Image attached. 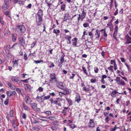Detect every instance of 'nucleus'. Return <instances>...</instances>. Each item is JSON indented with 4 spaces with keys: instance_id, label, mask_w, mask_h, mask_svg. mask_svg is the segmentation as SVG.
<instances>
[{
    "instance_id": "obj_1",
    "label": "nucleus",
    "mask_w": 131,
    "mask_h": 131,
    "mask_svg": "<svg viewBox=\"0 0 131 131\" xmlns=\"http://www.w3.org/2000/svg\"><path fill=\"white\" fill-rule=\"evenodd\" d=\"M42 11L41 10H39L36 15V22L37 25L40 26L41 24L42 21Z\"/></svg>"
},
{
    "instance_id": "obj_2",
    "label": "nucleus",
    "mask_w": 131,
    "mask_h": 131,
    "mask_svg": "<svg viewBox=\"0 0 131 131\" xmlns=\"http://www.w3.org/2000/svg\"><path fill=\"white\" fill-rule=\"evenodd\" d=\"M50 80L49 83L51 84L55 82H57V79L56 78V75L53 73H51L49 76Z\"/></svg>"
},
{
    "instance_id": "obj_3",
    "label": "nucleus",
    "mask_w": 131,
    "mask_h": 131,
    "mask_svg": "<svg viewBox=\"0 0 131 131\" xmlns=\"http://www.w3.org/2000/svg\"><path fill=\"white\" fill-rule=\"evenodd\" d=\"M17 29H15L16 31L19 32L20 30V32L24 33L25 31L26 28L23 25H18L16 27Z\"/></svg>"
},
{
    "instance_id": "obj_4",
    "label": "nucleus",
    "mask_w": 131,
    "mask_h": 131,
    "mask_svg": "<svg viewBox=\"0 0 131 131\" xmlns=\"http://www.w3.org/2000/svg\"><path fill=\"white\" fill-rule=\"evenodd\" d=\"M18 59L16 57H14L13 59L12 64L14 67H17L18 65Z\"/></svg>"
},
{
    "instance_id": "obj_5",
    "label": "nucleus",
    "mask_w": 131,
    "mask_h": 131,
    "mask_svg": "<svg viewBox=\"0 0 131 131\" xmlns=\"http://www.w3.org/2000/svg\"><path fill=\"white\" fill-rule=\"evenodd\" d=\"M57 86L59 88L64 90L65 88L64 84L63 82H57L56 83Z\"/></svg>"
},
{
    "instance_id": "obj_6",
    "label": "nucleus",
    "mask_w": 131,
    "mask_h": 131,
    "mask_svg": "<svg viewBox=\"0 0 131 131\" xmlns=\"http://www.w3.org/2000/svg\"><path fill=\"white\" fill-rule=\"evenodd\" d=\"M19 43L23 46L25 45V42L24 39L22 37H20L19 38Z\"/></svg>"
},
{
    "instance_id": "obj_7",
    "label": "nucleus",
    "mask_w": 131,
    "mask_h": 131,
    "mask_svg": "<svg viewBox=\"0 0 131 131\" xmlns=\"http://www.w3.org/2000/svg\"><path fill=\"white\" fill-rule=\"evenodd\" d=\"M11 79L12 81L14 83L17 82L19 81V78L16 77H12Z\"/></svg>"
},
{
    "instance_id": "obj_8",
    "label": "nucleus",
    "mask_w": 131,
    "mask_h": 131,
    "mask_svg": "<svg viewBox=\"0 0 131 131\" xmlns=\"http://www.w3.org/2000/svg\"><path fill=\"white\" fill-rule=\"evenodd\" d=\"M78 39L76 38H74L72 39V41H73L72 43V45L74 47L77 46V42Z\"/></svg>"
},
{
    "instance_id": "obj_9",
    "label": "nucleus",
    "mask_w": 131,
    "mask_h": 131,
    "mask_svg": "<svg viewBox=\"0 0 131 131\" xmlns=\"http://www.w3.org/2000/svg\"><path fill=\"white\" fill-rule=\"evenodd\" d=\"M31 121L32 124H36L39 123V122L38 120H37L33 117L31 118Z\"/></svg>"
},
{
    "instance_id": "obj_10",
    "label": "nucleus",
    "mask_w": 131,
    "mask_h": 131,
    "mask_svg": "<svg viewBox=\"0 0 131 131\" xmlns=\"http://www.w3.org/2000/svg\"><path fill=\"white\" fill-rule=\"evenodd\" d=\"M65 38L68 41V42H67L68 44H70L71 43V40L72 37L71 36L66 35L65 36Z\"/></svg>"
},
{
    "instance_id": "obj_11",
    "label": "nucleus",
    "mask_w": 131,
    "mask_h": 131,
    "mask_svg": "<svg viewBox=\"0 0 131 131\" xmlns=\"http://www.w3.org/2000/svg\"><path fill=\"white\" fill-rule=\"evenodd\" d=\"M10 45H8L6 46L5 49V52L6 53L8 54L10 53L9 50L10 49Z\"/></svg>"
},
{
    "instance_id": "obj_12",
    "label": "nucleus",
    "mask_w": 131,
    "mask_h": 131,
    "mask_svg": "<svg viewBox=\"0 0 131 131\" xmlns=\"http://www.w3.org/2000/svg\"><path fill=\"white\" fill-rule=\"evenodd\" d=\"M25 88L26 91H30L31 89V86L28 85L26 84L25 85Z\"/></svg>"
},
{
    "instance_id": "obj_13",
    "label": "nucleus",
    "mask_w": 131,
    "mask_h": 131,
    "mask_svg": "<svg viewBox=\"0 0 131 131\" xmlns=\"http://www.w3.org/2000/svg\"><path fill=\"white\" fill-rule=\"evenodd\" d=\"M95 126V124L93 120L92 119H90L89 122V126L91 127H93Z\"/></svg>"
},
{
    "instance_id": "obj_14",
    "label": "nucleus",
    "mask_w": 131,
    "mask_h": 131,
    "mask_svg": "<svg viewBox=\"0 0 131 131\" xmlns=\"http://www.w3.org/2000/svg\"><path fill=\"white\" fill-rule=\"evenodd\" d=\"M36 100L39 102H42L44 100V99L42 98L41 97L37 96L36 98Z\"/></svg>"
},
{
    "instance_id": "obj_15",
    "label": "nucleus",
    "mask_w": 131,
    "mask_h": 131,
    "mask_svg": "<svg viewBox=\"0 0 131 131\" xmlns=\"http://www.w3.org/2000/svg\"><path fill=\"white\" fill-rule=\"evenodd\" d=\"M81 100L80 96L79 95H77L75 97V101L78 103H79Z\"/></svg>"
},
{
    "instance_id": "obj_16",
    "label": "nucleus",
    "mask_w": 131,
    "mask_h": 131,
    "mask_svg": "<svg viewBox=\"0 0 131 131\" xmlns=\"http://www.w3.org/2000/svg\"><path fill=\"white\" fill-rule=\"evenodd\" d=\"M107 27L110 28V31H112L113 29V27L112 24L110 23H109L107 25Z\"/></svg>"
},
{
    "instance_id": "obj_17",
    "label": "nucleus",
    "mask_w": 131,
    "mask_h": 131,
    "mask_svg": "<svg viewBox=\"0 0 131 131\" xmlns=\"http://www.w3.org/2000/svg\"><path fill=\"white\" fill-rule=\"evenodd\" d=\"M117 93H118L115 90L113 91L111 94V96L113 97H115L116 96V94Z\"/></svg>"
},
{
    "instance_id": "obj_18",
    "label": "nucleus",
    "mask_w": 131,
    "mask_h": 131,
    "mask_svg": "<svg viewBox=\"0 0 131 131\" xmlns=\"http://www.w3.org/2000/svg\"><path fill=\"white\" fill-rule=\"evenodd\" d=\"M26 103L27 104H29L30 103V99L29 97L28 96H26L25 97Z\"/></svg>"
},
{
    "instance_id": "obj_19",
    "label": "nucleus",
    "mask_w": 131,
    "mask_h": 131,
    "mask_svg": "<svg viewBox=\"0 0 131 131\" xmlns=\"http://www.w3.org/2000/svg\"><path fill=\"white\" fill-rule=\"evenodd\" d=\"M86 16V13L84 12V10H83L82 13L81 14V19L82 20Z\"/></svg>"
},
{
    "instance_id": "obj_20",
    "label": "nucleus",
    "mask_w": 131,
    "mask_h": 131,
    "mask_svg": "<svg viewBox=\"0 0 131 131\" xmlns=\"http://www.w3.org/2000/svg\"><path fill=\"white\" fill-rule=\"evenodd\" d=\"M12 40L14 42L16 41L17 39V35L16 34H12Z\"/></svg>"
},
{
    "instance_id": "obj_21",
    "label": "nucleus",
    "mask_w": 131,
    "mask_h": 131,
    "mask_svg": "<svg viewBox=\"0 0 131 131\" xmlns=\"http://www.w3.org/2000/svg\"><path fill=\"white\" fill-rule=\"evenodd\" d=\"M8 7V5L6 4V2L2 6V8L4 10H6Z\"/></svg>"
},
{
    "instance_id": "obj_22",
    "label": "nucleus",
    "mask_w": 131,
    "mask_h": 131,
    "mask_svg": "<svg viewBox=\"0 0 131 131\" xmlns=\"http://www.w3.org/2000/svg\"><path fill=\"white\" fill-rule=\"evenodd\" d=\"M100 31L98 30H97L95 34V35L96 36V37L98 38L100 36Z\"/></svg>"
},
{
    "instance_id": "obj_23",
    "label": "nucleus",
    "mask_w": 131,
    "mask_h": 131,
    "mask_svg": "<svg viewBox=\"0 0 131 131\" xmlns=\"http://www.w3.org/2000/svg\"><path fill=\"white\" fill-rule=\"evenodd\" d=\"M118 27L117 25H116L114 29V33L113 37H114L116 35V34L117 31Z\"/></svg>"
},
{
    "instance_id": "obj_24",
    "label": "nucleus",
    "mask_w": 131,
    "mask_h": 131,
    "mask_svg": "<svg viewBox=\"0 0 131 131\" xmlns=\"http://www.w3.org/2000/svg\"><path fill=\"white\" fill-rule=\"evenodd\" d=\"M126 40L127 41V43H131V38L129 37L128 36H126Z\"/></svg>"
},
{
    "instance_id": "obj_25",
    "label": "nucleus",
    "mask_w": 131,
    "mask_h": 131,
    "mask_svg": "<svg viewBox=\"0 0 131 131\" xmlns=\"http://www.w3.org/2000/svg\"><path fill=\"white\" fill-rule=\"evenodd\" d=\"M31 106L32 108H36L37 104L35 103H32L31 104Z\"/></svg>"
},
{
    "instance_id": "obj_26",
    "label": "nucleus",
    "mask_w": 131,
    "mask_h": 131,
    "mask_svg": "<svg viewBox=\"0 0 131 131\" xmlns=\"http://www.w3.org/2000/svg\"><path fill=\"white\" fill-rule=\"evenodd\" d=\"M18 44L17 43H16L13 46L12 48L15 49H16L18 48Z\"/></svg>"
},
{
    "instance_id": "obj_27",
    "label": "nucleus",
    "mask_w": 131,
    "mask_h": 131,
    "mask_svg": "<svg viewBox=\"0 0 131 131\" xmlns=\"http://www.w3.org/2000/svg\"><path fill=\"white\" fill-rule=\"evenodd\" d=\"M47 118L46 117H44V116H43V117H40L38 118V119L42 121H47L45 119H42V118Z\"/></svg>"
},
{
    "instance_id": "obj_28",
    "label": "nucleus",
    "mask_w": 131,
    "mask_h": 131,
    "mask_svg": "<svg viewBox=\"0 0 131 131\" xmlns=\"http://www.w3.org/2000/svg\"><path fill=\"white\" fill-rule=\"evenodd\" d=\"M53 32L55 33L56 35H58V34L60 33V31L59 30H56L54 29L53 30Z\"/></svg>"
},
{
    "instance_id": "obj_29",
    "label": "nucleus",
    "mask_w": 131,
    "mask_h": 131,
    "mask_svg": "<svg viewBox=\"0 0 131 131\" xmlns=\"http://www.w3.org/2000/svg\"><path fill=\"white\" fill-rule=\"evenodd\" d=\"M113 66H110L109 67L107 68V69L111 72H113L114 71V70H113Z\"/></svg>"
},
{
    "instance_id": "obj_30",
    "label": "nucleus",
    "mask_w": 131,
    "mask_h": 131,
    "mask_svg": "<svg viewBox=\"0 0 131 131\" xmlns=\"http://www.w3.org/2000/svg\"><path fill=\"white\" fill-rule=\"evenodd\" d=\"M64 89L63 90L64 91L66 92V94H69L70 92L69 91V90L67 88H64Z\"/></svg>"
},
{
    "instance_id": "obj_31",
    "label": "nucleus",
    "mask_w": 131,
    "mask_h": 131,
    "mask_svg": "<svg viewBox=\"0 0 131 131\" xmlns=\"http://www.w3.org/2000/svg\"><path fill=\"white\" fill-rule=\"evenodd\" d=\"M68 125L69 126L70 128H74L75 127V126L73 124H68Z\"/></svg>"
},
{
    "instance_id": "obj_32",
    "label": "nucleus",
    "mask_w": 131,
    "mask_h": 131,
    "mask_svg": "<svg viewBox=\"0 0 131 131\" xmlns=\"http://www.w3.org/2000/svg\"><path fill=\"white\" fill-rule=\"evenodd\" d=\"M82 70L84 71V73L86 74V75H88V76L89 77H90V75H88V73L86 72V68L83 67H82Z\"/></svg>"
},
{
    "instance_id": "obj_33",
    "label": "nucleus",
    "mask_w": 131,
    "mask_h": 131,
    "mask_svg": "<svg viewBox=\"0 0 131 131\" xmlns=\"http://www.w3.org/2000/svg\"><path fill=\"white\" fill-rule=\"evenodd\" d=\"M8 97H10L12 96L11 92L10 91H7L6 92Z\"/></svg>"
},
{
    "instance_id": "obj_34",
    "label": "nucleus",
    "mask_w": 131,
    "mask_h": 131,
    "mask_svg": "<svg viewBox=\"0 0 131 131\" xmlns=\"http://www.w3.org/2000/svg\"><path fill=\"white\" fill-rule=\"evenodd\" d=\"M66 99L67 100V101L68 102L69 104V105H71L72 104V102L71 99L67 98H66Z\"/></svg>"
},
{
    "instance_id": "obj_35",
    "label": "nucleus",
    "mask_w": 131,
    "mask_h": 131,
    "mask_svg": "<svg viewBox=\"0 0 131 131\" xmlns=\"http://www.w3.org/2000/svg\"><path fill=\"white\" fill-rule=\"evenodd\" d=\"M110 63L112 65H113L114 66L116 65L115 61L114 60H111L110 62Z\"/></svg>"
},
{
    "instance_id": "obj_36",
    "label": "nucleus",
    "mask_w": 131,
    "mask_h": 131,
    "mask_svg": "<svg viewBox=\"0 0 131 131\" xmlns=\"http://www.w3.org/2000/svg\"><path fill=\"white\" fill-rule=\"evenodd\" d=\"M119 84H121L122 85H124L125 84V83L123 80H121L118 83Z\"/></svg>"
},
{
    "instance_id": "obj_37",
    "label": "nucleus",
    "mask_w": 131,
    "mask_h": 131,
    "mask_svg": "<svg viewBox=\"0 0 131 131\" xmlns=\"http://www.w3.org/2000/svg\"><path fill=\"white\" fill-rule=\"evenodd\" d=\"M66 5L64 4L62 5L61 6V9L62 10H64L65 8Z\"/></svg>"
},
{
    "instance_id": "obj_38",
    "label": "nucleus",
    "mask_w": 131,
    "mask_h": 131,
    "mask_svg": "<svg viewBox=\"0 0 131 131\" xmlns=\"http://www.w3.org/2000/svg\"><path fill=\"white\" fill-rule=\"evenodd\" d=\"M68 15L67 14H65L64 17V20L66 21L68 18Z\"/></svg>"
},
{
    "instance_id": "obj_39",
    "label": "nucleus",
    "mask_w": 131,
    "mask_h": 131,
    "mask_svg": "<svg viewBox=\"0 0 131 131\" xmlns=\"http://www.w3.org/2000/svg\"><path fill=\"white\" fill-rule=\"evenodd\" d=\"M44 113L45 114H47L48 115H49L51 114V111H45L44 112Z\"/></svg>"
},
{
    "instance_id": "obj_40",
    "label": "nucleus",
    "mask_w": 131,
    "mask_h": 131,
    "mask_svg": "<svg viewBox=\"0 0 131 131\" xmlns=\"http://www.w3.org/2000/svg\"><path fill=\"white\" fill-rule=\"evenodd\" d=\"M23 108L25 110H28L29 109L28 107L24 104H23Z\"/></svg>"
},
{
    "instance_id": "obj_41",
    "label": "nucleus",
    "mask_w": 131,
    "mask_h": 131,
    "mask_svg": "<svg viewBox=\"0 0 131 131\" xmlns=\"http://www.w3.org/2000/svg\"><path fill=\"white\" fill-rule=\"evenodd\" d=\"M9 102V99L6 98L5 101H4V103L6 105H7L8 104Z\"/></svg>"
},
{
    "instance_id": "obj_42",
    "label": "nucleus",
    "mask_w": 131,
    "mask_h": 131,
    "mask_svg": "<svg viewBox=\"0 0 131 131\" xmlns=\"http://www.w3.org/2000/svg\"><path fill=\"white\" fill-rule=\"evenodd\" d=\"M121 80L120 79V78L119 77H117L116 78V79H115L117 83L118 84L119 81Z\"/></svg>"
},
{
    "instance_id": "obj_43",
    "label": "nucleus",
    "mask_w": 131,
    "mask_h": 131,
    "mask_svg": "<svg viewBox=\"0 0 131 131\" xmlns=\"http://www.w3.org/2000/svg\"><path fill=\"white\" fill-rule=\"evenodd\" d=\"M43 89L41 87H39L37 90V91H39V92H42L43 91Z\"/></svg>"
},
{
    "instance_id": "obj_44",
    "label": "nucleus",
    "mask_w": 131,
    "mask_h": 131,
    "mask_svg": "<svg viewBox=\"0 0 131 131\" xmlns=\"http://www.w3.org/2000/svg\"><path fill=\"white\" fill-rule=\"evenodd\" d=\"M34 62L35 63H36V64L38 63H40L41 62H43V60H35Z\"/></svg>"
},
{
    "instance_id": "obj_45",
    "label": "nucleus",
    "mask_w": 131,
    "mask_h": 131,
    "mask_svg": "<svg viewBox=\"0 0 131 131\" xmlns=\"http://www.w3.org/2000/svg\"><path fill=\"white\" fill-rule=\"evenodd\" d=\"M92 83H94L96 82V80L95 78H94L93 79H91L90 81Z\"/></svg>"
},
{
    "instance_id": "obj_46",
    "label": "nucleus",
    "mask_w": 131,
    "mask_h": 131,
    "mask_svg": "<svg viewBox=\"0 0 131 131\" xmlns=\"http://www.w3.org/2000/svg\"><path fill=\"white\" fill-rule=\"evenodd\" d=\"M94 71L96 73H97L99 71V69L97 67H95L94 68Z\"/></svg>"
},
{
    "instance_id": "obj_47",
    "label": "nucleus",
    "mask_w": 131,
    "mask_h": 131,
    "mask_svg": "<svg viewBox=\"0 0 131 131\" xmlns=\"http://www.w3.org/2000/svg\"><path fill=\"white\" fill-rule=\"evenodd\" d=\"M89 25V24L88 23H85L83 24V26L85 28L88 27Z\"/></svg>"
},
{
    "instance_id": "obj_48",
    "label": "nucleus",
    "mask_w": 131,
    "mask_h": 131,
    "mask_svg": "<svg viewBox=\"0 0 131 131\" xmlns=\"http://www.w3.org/2000/svg\"><path fill=\"white\" fill-rule=\"evenodd\" d=\"M111 119L108 117H107L105 118V120L106 122H108Z\"/></svg>"
},
{
    "instance_id": "obj_49",
    "label": "nucleus",
    "mask_w": 131,
    "mask_h": 131,
    "mask_svg": "<svg viewBox=\"0 0 131 131\" xmlns=\"http://www.w3.org/2000/svg\"><path fill=\"white\" fill-rule=\"evenodd\" d=\"M13 110H11L10 113L9 114L10 116L11 117H12L13 116Z\"/></svg>"
},
{
    "instance_id": "obj_50",
    "label": "nucleus",
    "mask_w": 131,
    "mask_h": 131,
    "mask_svg": "<svg viewBox=\"0 0 131 131\" xmlns=\"http://www.w3.org/2000/svg\"><path fill=\"white\" fill-rule=\"evenodd\" d=\"M22 117L23 118L25 119L26 118V115L25 113H23L22 114Z\"/></svg>"
},
{
    "instance_id": "obj_51",
    "label": "nucleus",
    "mask_w": 131,
    "mask_h": 131,
    "mask_svg": "<svg viewBox=\"0 0 131 131\" xmlns=\"http://www.w3.org/2000/svg\"><path fill=\"white\" fill-rule=\"evenodd\" d=\"M50 98V95H48V96H45L44 99L45 100H48Z\"/></svg>"
},
{
    "instance_id": "obj_52",
    "label": "nucleus",
    "mask_w": 131,
    "mask_h": 131,
    "mask_svg": "<svg viewBox=\"0 0 131 131\" xmlns=\"http://www.w3.org/2000/svg\"><path fill=\"white\" fill-rule=\"evenodd\" d=\"M29 78L27 79L24 80H21V81H23L25 83H27L28 82V80H29Z\"/></svg>"
},
{
    "instance_id": "obj_53",
    "label": "nucleus",
    "mask_w": 131,
    "mask_h": 131,
    "mask_svg": "<svg viewBox=\"0 0 131 131\" xmlns=\"http://www.w3.org/2000/svg\"><path fill=\"white\" fill-rule=\"evenodd\" d=\"M48 118L51 120H53L54 119V117L53 116L49 117Z\"/></svg>"
},
{
    "instance_id": "obj_54",
    "label": "nucleus",
    "mask_w": 131,
    "mask_h": 131,
    "mask_svg": "<svg viewBox=\"0 0 131 131\" xmlns=\"http://www.w3.org/2000/svg\"><path fill=\"white\" fill-rule=\"evenodd\" d=\"M12 123L13 124V126L14 128H15L16 127V126H17V125H15V122L14 120H13V122H12Z\"/></svg>"
},
{
    "instance_id": "obj_55",
    "label": "nucleus",
    "mask_w": 131,
    "mask_h": 131,
    "mask_svg": "<svg viewBox=\"0 0 131 131\" xmlns=\"http://www.w3.org/2000/svg\"><path fill=\"white\" fill-rule=\"evenodd\" d=\"M72 76L70 77H69V78L70 79H73L74 76L75 75V74H72Z\"/></svg>"
},
{
    "instance_id": "obj_56",
    "label": "nucleus",
    "mask_w": 131,
    "mask_h": 131,
    "mask_svg": "<svg viewBox=\"0 0 131 131\" xmlns=\"http://www.w3.org/2000/svg\"><path fill=\"white\" fill-rule=\"evenodd\" d=\"M11 94L12 95H14V96H16L17 95V93L14 91H13L12 92Z\"/></svg>"
},
{
    "instance_id": "obj_57",
    "label": "nucleus",
    "mask_w": 131,
    "mask_h": 131,
    "mask_svg": "<svg viewBox=\"0 0 131 131\" xmlns=\"http://www.w3.org/2000/svg\"><path fill=\"white\" fill-rule=\"evenodd\" d=\"M13 90H16L17 88L15 86H12L11 87H10Z\"/></svg>"
},
{
    "instance_id": "obj_58",
    "label": "nucleus",
    "mask_w": 131,
    "mask_h": 131,
    "mask_svg": "<svg viewBox=\"0 0 131 131\" xmlns=\"http://www.w3.org/2000/svg\"><path fill=\"white\" fill-rule=\"evenodd\" d=\"M51 66H50L49 67L50 68H51L52 67H54V65L53 64V63L52 62L51 63Z\"/></svg>"
},
{
    "instance_id": "obj_59",
    "label": "nucleus",
    "mask_w": 131,
    "mask_h": 131,
    "mask_svg": "<svg viewBox=\"0 0 131 131\" xmlns=\"http://www.w3.org/2000/svg\"><path fill=\"white\" fill-rule=\"evenodd\" d=\"M83 89L85 91H89V89L88 88H87L84 86L83 87Z\"/></svg>"
},
{
    "instance_id": "obj_60",
    "label": "nucleus",
    "mask_w": 131,
    "mask_h": 131,
    "mask_svg": "<svg viewBox=\"0 0 131 131\" xmlns=\"http://www.w3.org/2000/svg\"><path fill=\"white\" fill-rule=\"evenodd\" d=\"M120 59L121 61L122 62H125V59L124 58H121Z\"/></svg>"
},
{
    "instance_id": "obj_61",
    "label": "nucleus",
    "mask_w": 131,
    "mask_h": 131,
    "mask_svg": "<svg viewBox=\"0 0 131 131\" xmlns=\"http://www.w3.org/2000/svg\"><path fill=\"white\" fill-rule=\"evenodd\" d=\"M7 83L8 85L10 87H11L12 85L11 83L9 82H7Z\"/></svg>"
},
{
    "instance_id": "obj_62",
    "label": "nucleus",
    "mask_w": 131,
    "mask_h": 131,
    "mask_svg": "<svg viewBox=\"0 0 131 131\" xmlns=\"http://www.w3.org/2000/svg\"><path fill=\"white\" fill-rule=\"evenodd\" d=\"M16 90L17 91H18V92H19V93H20L21 92V91L20 89L19 88H17L16 89Z\"/></svg>"
},
{
    "instance_id": "obj_63",
    "label": "nucleus",
    "mask_w": 131,
    "mask_h": 131,
    "mask_svg": "<svg viewBox=\"0 0 131 131\" xmlns=\"http://www.w3.org/2000/svg\"><path fill=\"white\" fill-rule=\"evenodd\" d=\"M108 113H107V112H104V113H103V114L104 115V116H106L107 115H108Z\"/></svg>"
},
{
    "instance_id": "obj_64",
    "label": "nucleus",
    "mask_w": 131,
    "mask_h": 131,
    "mask_svg": "<svg viewBox=\"0 0 131 131\" xmlns=\"http://www.w3.org/2000/svg\"><path fill=\"white\" fill-rule=\"evenodd\" d=\"M31 4H29L27 6V7L30 8H31Z\"/></svg>"
}]
</instances>
